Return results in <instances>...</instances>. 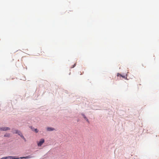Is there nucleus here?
Segmentation results:
<instances>
[{"label": "nucleus", "instance_id": "obj_7", "mask_svg": "<svg viewBox=\"0 0 159 159\" xmlns=\"http://www.w3.org/2000/svg\"><path fill=\"white\" fill-rule=\"evenodd\" d=\"M117 76H121V77H122L123 78H125V76H123L121 75L120 74H119V73H118L117 74Z\"/></svg>", "mask_w": 159, "mask_h": 159}, {"label": "nucleus", "instance_id": "obj_13", "mask_svg": "<svg viewBox=\"0 0 159 159\" xmlns=\"http://www.w3.org/2000/svg\"><path fill=\"white\" fill-rule=\"evenodd\" d=\"M31 128L33 131L34 130V129H35V128H34L32 126L31 127Z\"/></svg>", "mask_w": 159, "mask_h": 159}, {"label": "nucleus", "instance_id": "obj_11", "mask_svg": "<svg viewBox=\"0 0 159 159\" xmlns=\"http://www.w3.org/2000/svg\"><path fill=\"white\" fill-rule=\"evenodd\" d=\"M84 119L88 122H89V121L86 117H84Z\"/></svg>", "mask_w": 159, "mask_h": 159}, {"label": "nucleus", "instance_id": "obj_6", "mask_svg": "<svg viewBox=\"0 0 159 159\" xmlns=\"http://www.w3.org/2000/svg\"><path fill=\"white\" fill-rule=\"evenodd\" d=\"M4 136V137H9L10 136V134L9 133H7L5 134Z\"/></svg>", "mask_w": 159, "mask_h": 159}, {"label": "nucleus", "instance_id": "obj_3", "mask_svg": "<svg viewBox=\"0 0 159 159\" xmlns=\"http://www.w3.org/2000/svg\"><path fill=\"white\" fill-rule=\"evenodd\" d=\"M8 158H11V159H18L19 158H16L14 157L9 156L2 157L0 159H7Z\"/></svg>", "mask_w": 159, "mask_h": 159}, {"label": "nucleus", "instance_id": "obj_10", "mask_svg": "<svg viewBox=\"0 0 159 159\" xmlns=\"http://www.w3.org/2000/svg\"><path fill=\"white\" fill-rule=\"evenodd\" d=\"M18 131H19L17 130H15V132H14V133H16V134H17V133H18Z\"/></svg>", "mask_w": 159, "mask_h": 159}, {"label": "nucleus", "instance_id": "obj_12", "mask_svg": "<svg viewBox=\"0 0 159 159\" xmlns=\"http://www.w3.org/2000/svg\"><path fill=\"white\" fill-rule=\"evenodd\" d=\"M34 131L36 133L38 132V131L37 129H35Z\"/></svg>", "mask_w": 159, "mask_h": 159}, {"label": "nucleus", "instance_id": "obj_16", "mask_svg": "<svg viewBox=\"0 0 159 159\" xmlns=\"http://www.w3.org/2000/svg\"><path fill=\"white\" fill-rule=\"evenodd\" d=\"M7 159H11V158H8Z\"/></svg>", "mask_w": 159, "mask_h": 159}, {"label": "nucleus", "instance_id": "obj_8", "mask_svg": "<svg viewBox=\"0 0 159 159\" xmlns=\"http://www.w3.org/2000/svg\"><path fill=\"white\" fill-rule=\"evenodd\" d=\"M17 134L20 136L22 135V134L21 133V132L19 131H18V133H17Z\"/></svg>", "mask_w": 159, "mask_h": 159}, {"label": "nucleus", "instance_id": "obj_4", "mask_svg": "<svg viewBox=\"0 0 159 159\" xmlns=\"http://www.w3.org/2000/svg\"><path fill=\"white\" fill-rule=\"evenodd\" d=\"M47 129L48 131H52L55 130V129L52 128L51 127H47Z\"/></svg>", "mask_w": 159, "mask_h": 159}, {"label": "nucleus", "instance_id": "obj_14", "mask_svg": "<svg viewBox=\"0 0 159 159\" xmlns=\"http://www.w3.org/2000/svg\"><path fill=\"white\" fill-rule=\"evenodd\" d=\"M75 65H76V63H75V64H74V65L72 67H71V68H74V67H75Z\"/></svg>", "mask_w": 159, "mask_h": 159}, {"label": "nucleus", "instance_id": "obj_1", "mask_svg": "<svg viewBox=\"0 0 159 159\" xmlns=\"http://www.w3.org/2000/svg\"><path fill=\"white\" fill-rule=\"evenodd\" d=\"M44 142V140L43 139H40L39 142H38L37 143L38 146L39 147L41 146L43 143Z\"/></svg>", "mask_w": 159, "mask_h": 159}, {"label": "nucleus", "instance_id": "obj_9", "mask_svg": "<svg viewBox=\"0 0 159 159\" xmlns=\"http://www.w3.org/2000/svg\"><path fill=\"white\" fill-rule=\"evenodd\" d=\"M21 138H22L23 139H24V140H25V141H26V139H25V137H24V136L22 134V135L20 136Z\"/></svg>", "mask_w": 159, "mask_h": 159}, {"label": "nucleus", "instance_id": "obj_15", "mask_svg": "<svg viewBox=\"0 0 159 159\" xmlns=\"http://www.w3.org/2000/svg\"><path fill=\"white\" fill-rule=\"evenodd\" d=\"M82 116H83L84 118V117H86L83 114H82Z\"/></svg>", "mask_w": 159, "mask_h": 159}, {"label": "nucleus", "instance_id": "obj_2", "mask_svg": "<svg viewBox=\"0 0 159 159\" xmlns=\"http://www.w3.org/2000/svg\"><path fill=\"white\" fill-rule=\"evenodd\" d=\"M10 130V128L7 127H4L0 128V131H6Z\"/></svg>", "mask_w": 159, "mask_h": 159}, {"label": "nucleus", "instance_id": "obj_5", "mask_svg": "<svg viewBox=\"0 0 159 159\" xmlns=\"http://www.w3.org/2000/svg\"><path fill=\"white\" fill-rule=\"evenodd\" d=\"M31 157L28 156H27V157H20V158L21 159H22L23 158H25V159H27V158H30Z\"/></svg>", "mask_w": 159, "mask_h": 159}]
</instances>
